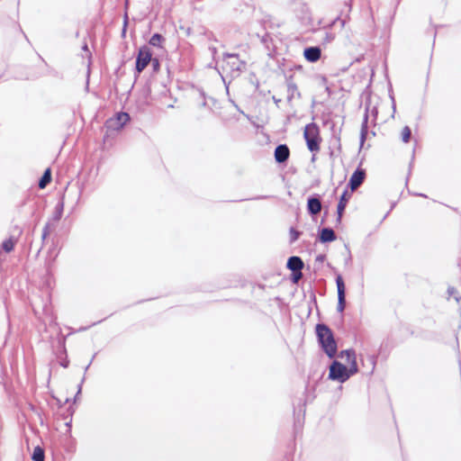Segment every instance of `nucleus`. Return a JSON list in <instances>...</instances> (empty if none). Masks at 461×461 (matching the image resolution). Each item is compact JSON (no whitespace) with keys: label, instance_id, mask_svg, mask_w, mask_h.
Instances as JSON below:
<instances>
[{"label":"nucleus","instance_id":"f257e3e1","mask_svg":"<svg viewBox=\"0 0 461 461\" xmlns=\"http://www.w3.org/2000/svg\"><path fill=\"white\" fill-rule=\"evenodd\" d=\"M316 334L323 351L333 357L337 353V343L331 330L325 324H317Z\"/></svg>","mask_w":461,"mask_h":461},{"label":"nucleus","instance_id":"f03ea898","mask_svg":"<svg viewBox=\"0 0 461 461\" xmlns=\"http://www.w3.org/2000/svg\"><path fill=\"white\" fill-rule=\"evenodd\" d=\"M130 120L131 117L129 113L124 112H119L106 120L104 123L106 131L104 136V142H106L108 138H110L113 133L121 131Z\"/></svg>","mask_w":461,"mask_h":461},{"label":"nucleus","instance_id":"7ed1b4c3","mask_svg":"<svg viewBox=\"0 0 461 461\" xmlns=\"http://www.w3.org/2000/svg\"><path fill=\"white\" fill-rule=\"evenodd\" d=\"M303 137L310 151H320L321 142L322 140L320 133V128L316 123L312 122L306 124L303 131Z\"/></svg>","mask_w":461,"mask_h":461},{"label":"nucleus","instance_id":"20e7f679","mask_svg":"<svg viewBox=\"0 0 461 461\" xmlns=\"http://www.w3.org/2000/svg\"><path fill=\"white\" fill-rule=\"evenodd\" d=\"M329 376L332 380L345 381L349 377L348 368L338 361H334L330 366Z\"/></svg>","mask_w":461,"mask_h":461},{"label":"nucleus","instance_id":"39448f33","mask_svg":"<svg viewBox=\"0 0 461 461\" xmlns=\"http://www.w3.org/2000/svg\"><path fill=\"white\" fill-rule=\"evenodd\" d=\"M151 51L147 46H143L140 49L137 59H136V69L138 72L144 70L151 60Z\"/></svg>","mask_w":461,"mask_h":461},{"label":"nucleus","instance_id":"423d86ee","mask_svg":"<svg viewBox=\"0 0 461 461\" xmlns=\"http://www.w3.org/2000/svg\"><path fill=\"white\" fill-rule=\"evenodd\" d=\"M336 284L338 289V305L337 310L339 312H342L346 306V288L343 278L340 275L336 277Z\"/></svg>","mask_w":461,"mask_h":461},{"label":"nucleus","instance_id":"0eeeda50","mask_svg":"<svg viewBox=\"0 0 461 461\" xmlns=\"http://www.w3.org/2000/svg\"><path fill=\"white\" fill-rule=\"evenodd\" d=\"M366 178V172L364 169L357 168L349 179V186L351 191L357 189Z\"/></svg>","mask_w":461,"mask_h":461},{"label":"nucleus","instance_id":"6e6552de","mask_svg":"<svg viewBox=\"0 0 461 461\" xmlns=\"http://www.w3.org/2000/svg\"><path fill=\"white\" fill-rule=\"evenodd\" d=\"M339 357L342 359H345V361L349 365V372L350 374H353L357 372V361H356V354L354 350L347 349L340 352Z\"/></svg>","mask_w":461,"mask_h":461},{"label":"nucleus","instance_id":"1a4fd4ad","mask_svg":"<svg viewBox=\"0 0 461 461\" xmlns=\"http://www.w3.org/2000/svg\"><path fill=\"white\" fill-rule=\"evenodd\" d=\"M290 157V149L285 144L278 145L275 149V159L278 163L285 162Z\"/></svg>","mask_w":461,"mask_h":461},{"label":"nucleus","instance_id":"9d476101","mask_svg":"<svg viewBox=\"0 0 461 461\" xmlns=\"http://www.w3.org/2000/svg\"><path fill=\"white\" fill-rule=\"evenodd\" d=\"M350 197H351V194L348 190L344 191V193L340 196V199L339 201L338 207H337L338 221L339 222L341 221V218H342L344 210H345Z\"/></svg>","mask_w":461,"mask_h":461},{"label":"nucleus","instance_id":"9b49d317","mask_svg":"<svg viewBox=\"0 0 461 461\" xmlns=\"http://www.w3.org/2000/svg\"><path fill=\"white\" fill-rule=\"evenodd\" d=\"M304 58L310 62H316L321 59V50L319 47H310L304 50Z\"/></svg>","mask_w":461,"mask_h":461},{"label":"nucleus","instance_id":"f8f14e48","mask_svg":"<svg viewBox=\"0 0 461 461\" xmlns=\"http://www.w3.org/2000/svg\"><path fill=\"white\" fill-rule=\"evenodd\" d=\"M287 267L292 271L302 270L303 268V262L299 257L294 256L288 259Z\"/></svg>","mask_w":461,"mask_h":461},{"label":"nucleus","instance_id":"ddd939ff","mask_svg":"<svg viewBox=\"0 0 461 461\" xmlns=\"http://www.w3.org/2000/svg\"><path fill=\"white\" fill-rule=\"evenodd\" d=\"M308 211L312 214H318L321 211V203L318 198H310L307 203Z\"/></svg>","mask_w":461,"mask_h":461},{"label":"nucleus","instance_id":"4468645a","mask_svg":"<svg viewBox=\"0 0 461 461\" xmlns=\"http://www.w3.org/2000/svg\"><path fill=\"white\" fill-rule=\"evenodd\" d=\"M336 240V235L333 230L330 228H324L320 233V240L321 242H330Z\"/></svg>","mask_w":461,"mask_h":461},{"label":"nucleus","instance_id":"2eb2a0df","mask_svg":"<svg viewBox=\"0 0 461 461\" xmlns=\"http://www.w3.org/2000/svg\"><path fill=\"white\" fill-rule=\"evenodd\" d=\"M51 181V170L50 168H47L41 176V178L39 181V187L41 189H43L47 186L48 184H50Z\"/></svg>","mask_w":461,"mask_h":461},{"label":"nucleus","instance_id":"dca6fc26","mask_svg":"<svg viewBox=\"0 0 461 461\" xmlns=\"http://www.w3.org/2000/svg\"><path fill=\"white\" fill-rule=\"evenodd\" d=\"M16 243H17V240H14V238H9L2 243V249L6 253H10L14 250Z\"/></svg>","mask_w":461,"mask_h":461},{"label":"nucleus","instance_id":"f3484780","mask_svg":"<svg viewBox=\"0 0 461 461\" xmlns=\"http://www.w3.org/2000/svg\"><path fill=\"white\" fill-rule=\"evenodd\" d=\"M44 458L45 455L43 448L39 446L34 447L32 459L33 461H44Z\"/></svg>","mask_w":461,"mask_h":461},{"label":"nucleus","instance_id":"a211bd4d","mask_svg":"<svg viewBox=\"0 0 461 461\" xmlns=\"http://www.w3.org/2000/svg\"><path fill=\"white\" fill-rule=\"evenodd\" d=\"M164 38L159 33H155L151 36L149 40V44L156 47H161V43L163 42Z\"/></svg>","mask_w":461,"mask_h":461},{"label":"nucleus","instance_id":"6ab92c4d","mask_svg":"<svg viewBox=\"0 0 461 461\" xmlns=\"http://www.w3.org/2000/svg\"><path fill=\"white\" fill-rule=\"evenodd\" d=\"M411 131L410 127L409 126L403 127L402 130V132H401L402 140L404 143H408L411 140Z\"/></svg>","mask_w":461,"mask_h":461},{"label":"nucleus","instance_id":"aec40b11","mask_svg":"<svg viewBox=\"0 0 461 461\" xmlns=\"http://www.w3.org/2000/svg\"><path fill=\"white\" fill-rule=\"evenodd\" d=\"M367 132H368V126H367V122H365L362 124L361 131H360V142H361V145H363V143L366 141V137H367Z\"/></svg>","mask_w":461,"mask_h":461},{"label":"nucleus","instance_id":"412c9836","mask_svg":"<svg viewBox=\"0 0 461 461\" xmlns=\"http://www.w3.org/2000/svg\"><path fill=\"white\" fill-rule=\"evenodd\" d=\"M300 234L301 233L298 230H296L294 228H291L289 230L290 241L294 242L295 240H297L300 237Z\"/></svg>","mask_w":461,"mask_h":461},{"label":"nucleus","instance_id":"4be33fe9","mask_svg":"<svg viewBox=\"0 0 461 461\" xmlns=\"http://www.w3.org/2000/svg\"><path fill=\"white\" fill-rule=\"evenodd\" d=\"M62 212H63V203H59L56 207V212H55V214H54V220L55 221H59L61 216H62Z\"/></svg>","mask_w":461,"mask_h":461},{"label":"nucleus","instance_id":"5701e85b","mask_svg":"<svg viewBox=\"0 0 461 461\" xmlns=\"http://www.w3.org/2000/svg\"><path fill=\"white\" fill-rule=\"evenodd\" d=\"M303 277L302 270L293 271L292 280L294 283H297Z\"/></svg>","mask_w":461,"mask_h":461},{"label":"nucleus","instance_id":"b1692460","mask_svg":"<svg viewBox=\"0 0 461 461\" xmlns=\"http://www.w3.org/2000/svg\"><path fill=\"white\" fill-rule=\"evenodd\" d=\"M50 234V225L47 224L42 230L41 239L44 240Z\"/></svg>","mask_w":461,"mask_h":461},{"label":"nucleus","instance_id":"393cba45","mask_svg":"<svg viewBox=\"0 0 461 461\" xmlns=\"http://www.w3.org/2000/svg\"><path fill=\"white\" fill-rule=\"evenodd\" d=\"M324 258H325V256H323V255H320V256H318V257L316 258V260H319V261L322 262V261L324 260Z\"/></svg>","mask_w":461,"mask_h":461}]
</instances>
